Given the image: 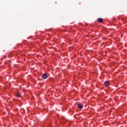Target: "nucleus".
I'll return each mask as SVG.
<instances>
[{
	"instance_id": "2",
	"label": "nucleus",
	"mask_w": 127,
	"mask_h": 127,
	"mask_svg": "<svg viewBox=\"0 0 127 127\" xmlns=\"http://www.w3.org/2000/svg\"><path fill=\"white\" fill-rule=\"evenodd\" d=\"M104 85L105 87H109V86H110V83H109V81H106L104 82Z\"/></svg>"
},
{
	"instance_id": "5",
	"label": "nucleus",
	"mask_w": 127,
	"mask_h": 127,
	"mask_svg": "<svg viewBox=\"0 0 127 127\" xmlns=\"http://www.w3.org/2000/svg\"><path fill=\"white\" fill-rule=\"evenodd\" d=\"M21 96V94H20V93L18 92L17 94V97H18V98H20V96Z\"/></svg>"
},
{
	"instance_id": "4",
	"label": "nucleus",
	"mask_w": 127,
	"mask_h": 127,
	"mask_svg": "<svg viewBox=\"0 0 127 127\" xmlns=\"http://www.w3.org/2000/svg\"><path fill=\"white\" fill-rule=\"evenodd\" d=\"M77 106H78V109H83V105H82L78 104L77 105Z\"/></svg>"
},
{
	"instance_id": "3",
	"label": "nucleus",
	"mask_w": 127,
	"mask_h": 127,
	"mask_svg": "<svg viewBox=\"0 0 127 127\" xmlns=\"http://www.w3.org/2000/svg\"><path fill=\"white\" fill-rule=\"evenodd\" d=\"M98 22H100V23H102L103 22V19L102 18H99L97 19Z\"/></svg>"
},
{
	"instance_id": "1",
	"label": "nucleus",
	"mask_w": 127,
	"mask_h": 127,
	"mask_svg": "<svg viewBox=\"0 0 127 127\" xmlns=\"http://www.w3.org/2000/svg\"><path fill=\"white\" fill-rule=\"evenodd\" d=\"M42 78L44 80H45L48 78V75L46 73H43L42 74Z\"/></svg>"
}]
</instances>
